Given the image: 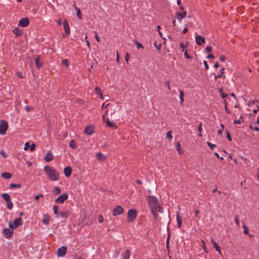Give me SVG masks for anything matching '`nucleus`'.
I'll return each mask as SVG.
<instances>
[{"label":"nucleus","mask_w":259,"mask_h":259,"mask_svg":"<svg viewBox=\"0 0 259 259\" xmlns=\"http://www.w3.org/2000/svg\"><path fill=\"white\" fill-rule=\"evenodd\" d=\"M123 208L119 205L116 206L112 210V214L114 216L119 215L123 213Z\"/></svg>","instance_id":"obj_6"},{"label":"nucleus","mask_w":259,"mask_h":259,"mask_svg":"<svg viewBox=\"0 0 259 259\" xmlns=\"http://www.w3.org/2000/svg\"><path fill=\"white\" fill-rule=\"evenodd\" d=\"M166 137L168 139H171L172 137V135L171 134V132H168L167 134H166Z\"/></svg>","instance_id":"obj_49"},{"label":"nucleus","mask_w":259,"mask_h":259,"mask_svg":"<svg viewBox=\"0 0 259 259\" xmlns=\"http://www.w3.org/2000/svg\"><path fill=\"white\" fill-rule=\"evenodd\" d=\"M95 92L96 94L100 95L101 93V89L99 87H96L95 88Z\"/></svg>","instance_id":"obj_45"},{"label":"nucleus","mask_w":259,"mask_h":259,"mask_svg":"<svg viewBox=\"0 0 259 259\" xmlns=\"http://www.w3.org/2000/svg\"><path fill=\"white\" fill-rule=\"evenodd\" d=\"M97 157L100 160H104L105 159V156L101 153H97Z\"/></svg>","instance_id":"obj_29"},{"label":"nucleus","mask_w":259,"mask_h":259,"mask_svg":"<svg viewBox=\"0 0 259 259\" xmlns=\"http://www.w3.org/2000/svg\"><path fill=\"white\" fill-rule=\"evenodd\" d=\"M63 24V27H64V31L65 32V33L67 34H69L70 27H69V26L67 21L66 20H64Z\"/></svg>","instance_id":"obj_12"},{"label":"nucleus","mask_w":259,"mask_h":259,"mask_svg":"<svg viewBox=\"0 0 259 259\" xmlns=\"http://www.w3.org/2000/svg\"><path fill=\"white\" fill-rule=\"evenodd\" d=\"M13 206V203H12L11 200L10 201H9L8 202H7V207L9 209H12Z\"/></svg>","instance_id":"obj_37"},{"label":"nucleus","mask_w":259,"mask_h":259,"mask_svg":"<svg viewBox=\"0 0 259 259\" xmlns=\"http://www.w3.org/2000/svg\"><path fill=\"white\" fill-rule=\"evenodd\" d=\"M50 218L48 215H44L42 219V223L46 225L49 224Z\"/></svg>","instance_id":"obj_19"},{"label":"nucleus","mask_w":259,"mask_h":259,"mask_svg":"<svg viewBox=\"0 0 259 259\" xmlns=\"http://www.w3.org/2000/svg\"><path fill=\"white\" fill-rule=\"evenodd\" d=\"M45 171L49 179L52 181H57L59 177V173L54 168L47 165L45 167Z\"/></svg>","instance_id":"obj_2"},{"label":"nucleus","mask_w":259,"mask_h":259,"mask_svg":"<svg viewBox=\"0 0 259 259\" xmlns=\"http://www.w3.org/2000/svg\"><path fill=\"white\" fill-rule=\"evenodd\" d=\"M13 232L9 228H5L3 230V234L5 237L8 238L11 237L13 235Z\"/></svg>","instance_id":"obj_10"},{"label":"nucleus","mask_w":259,"mask_h":259,"mask_svg":"<svg viewBox=\"0 0 259 259\" xmlns=\"http://www.w3.org/2000/svg\"><path fill=\"white\" fill-rule=\"evenodd\" d=\"M53 193L55 194V195H57V194H59L61 193V190L58 187H55L54 189V190H53Z\"/></svg>","instance_id":"obj_33"},{"label":"nucleus","mask_w":259,"mask_h":259,"mask_svg":"<svg viewBox=\"0 0 259 259\" xmlns=\"http://www.w3.org/2000/svg\"><path fill=\"white\" fill-rule=\"evenodd\" d=\"M226 58L224 56H222L220 57V60L221 61H224L225 60Z\"/></svg>","instance_id":"obj_62"},{"label":"nucleus","mask_w":259,"mask_h":259,"mask_svg":"<svg viewBox=\"0 0 259 259\" xmlns=\"http://www.w3.org/2000/svg\"><path fill=\"white\" fill-rule=\"evenodd\" d=\"M109 103H108V104H107L106 105H105V103H104L102 104V106H101V109H104V108H106L108 106H109Z\"/></svg>","instance_id":"obj_57"},{"label":"nucleus","mask_w":259,"mask_h":259,"mask_svg":"<svg viewBox=\"0 0 259 259\" xmlns=\"http://www.w3.org/2000/svg\"><path fill=\"white\" fill-rule=\"evenodd\" d=\"M221 129H220L219 131H218V134L219 135H222V133H223V131H224V126L223 124H221Z\"/></svg>","instance_id":"obj_39"},{"label":"nucleus","mask_w":259,"mask_h":259,"mask_svg":"<svg viewBox=\"0 0 259 259\" xmlns=\"http://www.w3.org/2000/svg\"><path fill=\"white\" fill-rule=\"evenodd\" d=\"M186 16V12H184L182 13H177V19L180 21H181L182 19L185 18Z\"/></svg>","instance_id":"obj_18"},{"label":"nucleus","mask_w":259,"mask_h":259,"mask_svg":"<svg viewBox=\"0 0 259 259\" xmlns=\"http://www.w3.org/2000/svg\"><path fill=\"white\" fill-rule=\"evenodd\" d=\"M98 221L100 223H102L103 222V217L101 215H100L98 217Z\"/></svg>","instance_id":"obj_55"},{"label":"nucleus","mask_w":259,"mask_h":259,"mask_svg":"<svg viewBox=\"0 0 259 259\" xmlns=\"http://www.w3.org/2000/svg\"><path fill=\"white\" fill-rule=\"evenodd\" d=\"M68 198V195L67 193H63L60 195L57 199H55L56 203H62L63 202Z\"/></svg>","instance_id":"obj_7"},{"label":"nucleus","mask_w":259,"mask_h":259,"mask_svg":"<svg viewBox=\"0 0 259 259\" xmlns=\"http://www.w3.org/2000/svg\"><path fill=\"white\" fill-rule=\"evenodd\" d=\"M219 92H220V93H221V96H222V98L224 99L225 98H226V97H227V95H226V94H225V93H223V90H222V89H220L219 90Z\"/></svg>","instance_id":"obj_41"},{"label":"nucleus","mask_w":259,"mask_h":259,"mask_svg":"<svg viewBox=\"0 0 259 259\" xmlns=\"http://www.w3.org/2000/svg\"><path fill=\"white\" fill-rule=\"evenodd\" d=\"M69 215V212L67 211L60 212L59 213L57 216H56L57 218H61L63 219H67Z\"/></svg>","instance_id":"obj_15"},{"label":"nucleus","mask_w":259,"mask_h":259,"mask_svg":"<svg viewBox=\"0 0 259 259\" xmlns=\"http://www.w3.org/2000/svg\"><path fill=\"white\" fill-rule=\"evenodd\" d=\"M184 92L183 91H180V103L182 105L184 102Z\"/></svg>","instance_id":"obj_27"},{"label":"nucleus","mask_w":259,"mask_h":259,"mask_svg":"<svg viewBox=\"0 0 259 259\" xmlns=\"http://www.w3.org/2000/svg\"><path fill=\"white\" fill-rule=\"evenodd\" d=\"M201 242L202 243V247H203V249L204 251L205 252H207V247H206V244H205V243L204 241V240H202Z\"/></svg>","instance_id":"obj_40"},{"label":"nucleus","mask_w":259,"mask_h":259,"mask_svg":"<svg viewBox=\"0 0 259 259\" xmlns=\"http://www.w3.org/2000/svg\"><path fill=\"white\" fill-rule=\"evenodd\" d=\"M224 70H225V69L224 68L221 69V74H219L217 76H214L215 79H217L218 77H223L224 78L225 77V76H223V74L224 73Z\"/></svg>","instance_id":"obj_31"},{"label":"nucleus","mask_w":259,"mask_h":259,"mask_svg":"<svg viewBox=\"0 0 259 259\" xmlns=\"http://www.w3.org/2000/svg\"><path fill=\"white\" fill-rule=\"evenodd\" d=\"M75 10H76L77 16L78 17V18L79 19H80L81 18V12H80V10L76 7H75Z\"/></svg>","instance_id":"obj_34"},{"label":"nucleus","mask_w":259,"mask_h":259,"mask_svg":"<svg viewBox=\"0 0 259 259\" xmlns=\"http://www.w3.org/2000/svg\"><path fill=\"white\" fill-rule=\"evenodd\" d=\"M137 212L136 209H130L127 213V219L129 222H133L137 218Z\"/></svg>","instance_id":"obj_3"},{"label":"nucleus","mask_w":259,"mask_h":259,"mask_svg":"<svg viewBox=\"0 0 259 259\" xmlns=\"http://www.w3.org/2000/svg\"><path fill=\"white\" fill-rule=\"evenodd\" d=\"M181 144L179 143H178L177 145V149L179 151V153L181 152Z\"/></svg>","instance_id":"obj_51"},{"label":"nucleus","mask_w":259,"mask_h":259,"mask_svg":"<svg viewBox=\"0 0 259 259\" xmlns=\"http://www.w3.org/2000/svg\"><path fill=\"white\" fill-rule=\"evenodd\" d=\"M67 251V247L65 246H61L58 249V255L59 256H63L65 255Z\"/></svg>","instance_id":"obj_8"},{"label":"nucleus","mask_w":259,"mask_h":259,"mask_svg":"<svg viewBox=\"0 0 259 259\" xmlns=\"http://www.w3.org/2000/svg\"><path fill=\"white\" fill-rule=\"evenodd\" d=\"M212 50V47L211 46H207L205 48V51L207 53H210Z\"/></svg>","instance_id":"obj_44"},{"label":"nucleus","mask_w":259,"mask_h":259,"mask_svg":"<svg viewBox=\"0 0 259 259\" xmlns=\"http://www.w3.org/2000/svg\"><path fill=\"white\" fill-rule=\"evenodd\" d=\"M29 147H30L29 144V143L27 142L25 144L24 150L26 151L29 148Z\"/></svg>","instance_id":"obj_43"},{"label":"nucleus","mask_w":259,"mask_h":259,"mask_svg":"<svg viewBox=\"0 0 259 259\" xmlns=\"http://www.w3.org/2000/svg\"><path fill=\"white\" fill-rule=\"evenodd\" d=\"M235 224H236L237 226H239V225H240V223H239V219H238V218H237V216H236V217H235Z\"/></svg>","instance_id":"obj_54"},{"label":"nucleus","mask_w":259,"mask_h":259,"mask_svg":"<svg viewBox=\"0 0 259 259\" xmlns=\"http://www.w3.org/2000/svg\"><path fill=\"white\" fill-rule=\"evenodd\" d=\"M35 62L37 68L39 69L42 67V64L40 62L39 57H37L35 59Z\"/></svg>","instance_id":"obj_20"},{"label":"nucleus","mask_w":259,"mask_h":259,"mask_svg":"<svg viewBox=\"0 0 259 259\" xmlns=\"http://www.w3.org/2000/svg\"><path fill=\"white\" fill-rule=\"evenodd\" d=\"M177 221L178 223V226L179 228H180L182 226V218L180 217L179 213L177 214Z\"/></svg>","instance_id":"obj_25"},{"label":"nucleus","mask_w":259,"mask_h":259,"mask_svg":"<svg viewBox=\"0 0 259 259\" xmlns=\"http://www.w3.org/2000/svg\"><path fill=\"white\" fill-rule=\"evenodd\" d=\"M2 197L5 199V200L8 202L9 201H10L11 198L10 195L8 193H3L2 194Z\"/></svg>","instance_id":"obj_21"},{"label":"nucleus","mask_w":259,"mask_h":259,"mask_svg":"<svg viewBox=\"0 0 259 259\" xmlns=\"http://www.w3.org/2000/svg\"><path fill=\"white\" fill-rule=\"evenodd\" d=\"M180 47H181V48L184 49V48H186V47H187V45H184L183 43H181V44H180Z\"/></svg>","instance_id":"obj_63"},{"label":"nucleus","mask_w":259,"mask_h":259,"mask_svg":"<svg viewBox=\"0 0 259 259\" xmlns=\"http://www.w3.org/2000/svg\"><path fill=\"white\" fill-rule=\"evenodd\" d=\"M54 156L51 152H48L45 156L46 161L49 162L53 159Z\"/></svg>","instance_id":"obj_16"},{"label":"nucleus","mask_w":259,"mask_h":259,"mask_svg":"<svg viewBox=\"0 0 259 259\" xmlns=\"http://www.w3.org/2000/svg\"><path fill=\"white\" fill-rule=\"evenodd\" d=\"M22 224V220L21 218H18L14 220V221L12 223L10 222L9 223V226L12 230H14L16 229L19 225Z\"/></svg>","instance_id":"obj_4"},{"label":"nucleus","mask_w":259,"mask_h":259,"mask_svg":"<svg viewBox=\"0 0 259 259\" xmlns=\"http://www.w3.org/2000/svg\"><path fill=\"white\" fill-rule=\"evenodd\" d=\"M196 42L199 46L205 42V38L201 35H197L195 37Z\"/></svg>","instance_id":"obj_11"},{"label":"nucleus","mask_w":259,"mask_h":259,"mask_svg":"<svg viewBox=\"0 0 259 259\" xmlns=\"http://www.w3.org/2000/svg\"><path fill=\"white\" fill-rule=\"evenodd\" d=\"M58 206L54 205L53 211H54V213L56 215V216H57L58 214H59V213L58 212Z\"/></svg>","instance_id":"obj_35"},{"label":"nucleus","mask_w":259,"mask_h":259,"mask_svg":"<svg viewBox=\"0 0 259 259\" xmlns=\"http://www.w3.org/2000/svg\"><path fill=\"white\" fill-rule=\"evenodd\" d=\"M203 63H204V65L205 66V68L206 69H208L209 68V66L207 63V62L206 61H203Z\"/></svg>","instance_id":"obj_56"},{"label":"nucleus","mask_w":259,"mask_h":259,"mask_svg":"<svg viewBox=\"0 0 259 259\" xmlns=\"http://www.w3.org/2000/svg\"><path fill=\"white\" fill-rule=\"evenodd\" d=\"M227 134V138L228 139L229 141H231L232 140L231 135L228 131H226Z\"/></svg>","instance_id":"obj_47"},{"label":"nucleus","mask_w":259,"mask_h":259,"mask_svg":"<svg viewBox=\"0 0 259 259\" xmlns=\"http://www.w3.org/2000/svg\"><path fill=\"white\" fill-rule=\"evenodd\" d=\"M184 55L185 56V57L187 59H190L191 58V57H190V56L187 54V51H186L184 53Z\"/></svg>","instance_id":"obj_59"},{"label":"nucleus","mask_w":259,"mask_h":259,"mask_svg":"<svg viewBox=\"0 0 259 259\" xmlns=\"http://www.w3.org/2000/svg\"><path fill=\"white\" fill-rule=\"evenodd\" d=\"M44 195L42 194H40L35 196V199L38 200L39 199L40 197H42Z\"/></svg>","instance_id":"obj_58"},{"label":"nucleus","mask_w":259,"mask_h":259,"mask_svg":"<svg viewBox=\"0 0 259 259\" xmlns=\"http://www.w3.org/2000/svg\"><path fill=\"white\" fill-rule=\"evenodd\" d=\"M35 144H32L31 145V146H30V147H29V148H30V150L31 151H34V149H35Z\"/></svg>","instance_id":"obj_48"},{"label":"nucleus","mask_w":259,"mask_h":259,"mask_svg":"<svg viewBox=\"0 0 259 259\" xmlns=\"http://www.w3.org/2000/svg\"><path fill=\"white\" fill-rule=\"evenodd\" d=\"M13 32L14 34H15L17 36H19L22 34V31L19 28H15L13 29Z\"/></svg>","instance_id":"obj_22"},{"label":"nucleus","mask_w":259,"mask_h":259,"mask_svg":"<svg viewBox=\"0 0 259 259\" xmlns=\"http://www.w3.org/2000/svg\"><path fill=\"white\" fill-rule=\"evenodd\" d=\"M122 255L123 259H129L130 257V251L128 249L126 250Z\"/></svg>","instance_id":"obj_24"},{"label":"nucleus","mask_w":259,"mask_h":259,"mask_svg":"<svg viewBox=\"0 0 259 259\" xmlns=\"http://www.w3.org/2000/svg\"><path fill=\"white\" fill-rule=\"evenodd\" d=\"M207 145H208V146H209V147L211 148V149H212V150H213V148H214V147H215V146H215V145L213 144H212V143H210V142H207Z\"/></svg>","instance_id":"obj_38"},{"label":"nucleus","mask_w":259,"mask_h":259,"mask_svg":"<svg viewBox=\"0 0 259 259\" xmlns=\"http://www.w3.org/2000/svg\"><path fill=\"white\" fill-rule=\"evenodd\" d=\"M211 242L213 244V247L215 248V250L217 251H218L220 254H221L220 246L212 239H211Z\"/></svg>","instance_id":"obj_17"},{"label":"nucleus","mask_w":259,"mask_h":259,"mask_svg":"<svg viewBox=\"0 0 259 259\" xmlns=\"http://www.w3.org/2000/svg\"><path fill=\"white\" fill-rule=\"evenodd\" d=\"M129 59H130L129 54L126 53L125 55V60L127 63H128Z\"/></svg>","instance_id":"obj_53"},{"label":"nucleus","mask_w":259,"mask_h":259,"mask_svg":"<svg viewBox=\"0 0 259 259\" xmlns=\"http://www.w3.org/2000/svg\"><path fill=\"white\" fill-rule=\"evenodd\" d=\"M62 64L65 66L66 67H68L69 66V63L67 59H64L62 61Z\"/></svg>","instance_id":"obj_36"},{"label":"nucleus","mask_w":259,"mask_h":259,"mask_svg":"<svg viewBox=\"0 0 259 259\" xmlns=\"http://www.w3.org/2000/svg\"><path fill=\"white\" fill-rule=\"evenodd\" d=\"M198 131L199 132V133H201L202 130V123L201 122L198 127Z\"/></svg>","instance_id":"obj_50"},{"label":"nucleus","mask_w":259,"mask_h":259,"mask_svg":"<svg viewBox=\"0 0 259 259\" xmlns=\"http://www.w3.org/2000/svg\"><path fill=\"white\" fill-rule=\"evenodd\" d=\"M69 146L70 147H71L72 149H75L77 148L76 144L75 141L73 140L70 142Z\"/></svg>","instance_id":"obj_28"},{"label":"nucleus","mask_w":259,"mask_h":259,"mask_svg":"<svg viewBox=\"0 0 259 259\" xmlns=\"http://www.w3.org/2000/svg\"><path fill=\"white\" fill-rule=\"evenodd\" d=\"M72 168L70 166H67L64 169V173L66 177H69L71 174Z\"/></svg>","instance_id":"obj_13"},{"label":"nucleus","mask_w":259,"mask_h":259,"mask_svg":"<svg viewBox=\"0 0 259 259\" xmlns=\"http://www.w3.org/2000/svg\"><path fill=\"white\" fill-rule=\"evenodd\" d=\"M207 58H211V59H213L214 58V55H213L212 54H209L207 57Z\"/></svg>","instance_id":"obj_61"},{"label":"nucleus","mask_w":259,"mask_h":259,"mask_svg":"<svg viewBox=\"0 0 259 259\" xmlns=\"http://www.w3.org/2000/svg\"><path fill=\"white\" fill-rule=\"evenodd\" d=\"M95 33H96L95 38H96V40H97L98 42H100V37H99V36L98 35V34L96 32H95Z\"/></svg>","instance_id":"obj_60"},{"label":"nucleus","mask_w":259,"mask_h":259,"mask_svg":"<svg viewBox=\"0 0 259 259\" xmlns=\"http://www.w3.org/2000/svg\"><path fill=\"white\" fill-rule=\"evenodd\" d=\"M8 122L5 120H1L0 124V135H5L8 130Z\"/></svg>","instance_id":"obj_5"},{"label":"nucleus","mask_w":259,"mask_h":259,"mask_svg":"<svg viewBox=\"0 0 259 259\" xmlns=\"http://www.w3.org/2000/svg\"><path fill=\"white\" fill-rule=\"evenodd\" d=\"M244 231L243 232L245 234H248L249 233V229L247 226L243 223L242 226Z\"/></svg>","instance_id":"obj_32"},{"label":"nucleus","mask_w":259,"mask_h":259,"mask_svg":"<svg viewBox=\"0 0 259 259\" xmlns=\"http://www.w3.org/2000/svg\"><path fill=\"white\" fill-rule=\"evenodd\" d=\"M135 44L136 45V46H137L138 49H140L141 48H143L142 45L141 44L138 42L137 41L135 42Z\"/></svg>","instance_id":"obj_46"},{"label":"nucleus","mask_w":259,"mask_h":259,"mask_svg":"<svg viewBox=\"0 0 259 259\" xmlns=\"http://www.w3.org/2000/svg\"><path fill=\"white\" fill-rule=\"evenodd\" d=\"M29 19L27 18L21 19L19 22L18 25L21 27H26L29 24Z\"/></svg>","instance_id":"obj_9"},{"label":"nucleus","mask_w":259,"mask_h":259,"mask_svg":"<svg viewBox=\"0 0 259 259\" xmlns=\"http://www.w3.org/2000/svg\"><path fill=\"white\" fill-rule=\"evenodd\" d=\"M94 131V127L92 126H88L84 130V133L88 135H91L93 134Z\"/></svg>","instance_id":"obj_14"},{"label":"nucleus","mask_w":259,"mask_h":259,"mask_svg":"<svg viewBox=\"0 0 259 259\" xmlns=\"http://www.w3.org/2000/svg\"><path fill=\"white\" fill-rule=\"evenodd\" d=\"M241 122L240 120H235L234 122V124H240Z\"/></svg>","instance_id":"obj_64"},{"label":"nucleus","mask_w":259,"mask_h":259,"mask_svg":"<svg viewBox=\"0 0 259 259\" xmlns=\"http://www.w3.org/2000/svg\"><path fill=\"white\" fill-rule=\"evenodd\" d=\"M147 200L151 212L155 216L158 212H163V208L160 206L157 197L154 196H148L147 197Z\"/></svg>","instance_id":"obj_1"},{"label":"nucleus","mask_w":259,"mask_h":259,"mask_svg":"<svg viewBox=\"0 0 259 259\" xmlns=\"http://www.w3.org/2000/svg\"><path fill=\"white\" fill-rule=\"evenodd\" d=\"M10 186L11 188H20L21 187V185L20 184H11Z\"/></svg>","instance_id":"obj_30"},{"label":"nucleus","mask_w":259,"mask_h":259,"mask_svg":"<svg viewBox=\"0 0 259 259\" xmlns=\"http://www.w3.org/2000/svg\"><path fill=\"white\" fill-rule=\"evenodd\" d=\"M154 46L156 47V49L159 51L161 49V45L160 44H159L158 46L156 45V44L155 42L154 43Z\"/></svg>","instance_id":"obj_52"},{"label":"nucleus","mask_w":259,"mask_h":259,"mask_svg":"<svg viewBox=\"0 0 259 259\" xmlns=\"http://www.w3.org/2000/svg\"><path fill=\"white\" fill-rule=\"evenodd\" d=\"M0 154L4 158H7L8 157V155L6 154V153L4 152L3 150H1L0 151Z\"/></svg>","instance_id":"obj_42"},{"label":"nucleus","mask_w":259,"mask_h":259,"mask_svg":"<svg viewBox=\"0 0 259 259\" xmlns=\"http://www.w3.org/2000/svg\"><path fill=\"white\" fill-rule=\"evenodd\" d=\"M106 125L110 127H113L115 126V123L112 121H110L109 119L106 120Z\"/></svg>","instance_id":"obj_26"},{"label":"nucleus","mask_w":259,"mask_h":259,"mask_svg":"<svg viewBox=\"0 0 259 259\" xmlns=\"http://www.w3.org/2000/svg\"><path fill=\"white\" fill-rule=\"evenodd\" d=\"M2 176L5 179H10L12 178V175L9 172H3L2 174Z\"/></svg>","instance_id":"obj_23"}]
</instances>
